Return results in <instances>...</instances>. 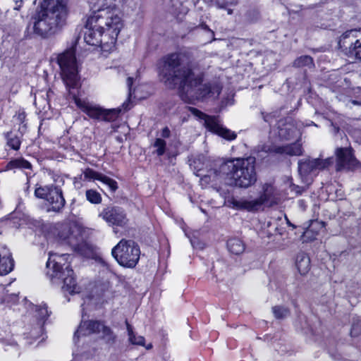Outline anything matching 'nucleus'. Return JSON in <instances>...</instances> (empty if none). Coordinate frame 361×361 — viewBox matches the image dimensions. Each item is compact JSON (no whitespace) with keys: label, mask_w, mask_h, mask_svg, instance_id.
Instances as JSON below:
<instances>
[{"label":"nucleus","mask_w":361,"mask_h":361,"mask_svg":"<svg viewBox=\"0 0 361 361\" xmlns=\"http://www.w3.org/2000/svg\"><path fill=\"white\" fill-rule=\"evenodd\" d=\"M296 267L301 275H305L310 269V259L304 253L299 254L296 258Z\"/></svg>","instance_id":"nucleus-20"},{"label":"nucleus","mask_w":361,"mask_h":361,"mask_svg":"<svg viewBox=\"0 0 361 361\" xmlns=\"http://www.w3.org/2000/svg\"><path fill=\"white\" fill-rule=\"evenodd\" d=\"M133 78L129 77L127 79V85L129 89V96L131 97L133 94H135V90L133 91L132 90V85H133Z\"/></svg>","instance_id":"nucleus-38"},{"label":"nucleus","mask_w":361,"mask_h":361,"mask_svg":"<svg viewBox=\"0 0 361 361\" xmlns=\"http://www.w3.org/2000/svg\"><path fill=\"white\" fill-rule=\"evenodd\" d=\"M68 13V0H43L32 18L34 33L43 38L56 33L66 23Z\"/></svg>","instance_id":"nucleus-3"},{"label":"nucleus","mask_w":361,"mask_h":361,"mask_svg":"<svg viewBox=\"0 0 361 361\" xmlns=\"http://www.w3.org/2000/svg\"><path fill=\"white\" fill-rule=\"evenodd\" d=\"M171 131L168 127H165L163 128L161 131V136L164 138H168L170 137Z\"/></svg>","instance_id":"nucleus-40"},{"label":"nucleus","mask_w":361,"mask_h":361,"mask_svg":"<svg viewBox=\"0 0 361 361\" xmlns=\"http://www.w3.org/2000/svg\"><path fill=\"white\" fill-rule=\"evenodd\" d=\"M336 155L337 171L344 169L353 170L360 165L359 161L353 154V149L351 147L337 148Z\"/></svg>","instance_id":"nucleus-15"},{"label":"nucleus","mask_w":361,"mask_h":361,"mask_svg":"<svg viewBox=\"0 0 361 361\" xmlns=\"http://www.w3.org/2000/svg\"><path fill=\"white\" fill-rule=\"evenodd\" d=\"M25 118L26 114L23 111H19L13 118L14 126H18V130L20 135H23L26 132L27 123H25Z\"/></svg>","instance_id":"nucleus-24"},{"label":"nucleus","mask_w":361,"mask_h":361,"mask_svg":"<svg viewBox=\"0 0 361 361\" xmlns=\"http://www.w3.org/2000/svg\"><path fill=\"white\" fill-rule=\"evenodd\" d=\"M154 146L157 147L156 153L158 156H162L165 153L166 142L164 140L157 138Z\"/></svg>","instance_id":"nucleus-33"},{"label":"nucleus","mask_w":361,"mask_h":361,"mask_svg":"<svg viewBox=\"0 0 361 361\" xmlns=\"http://www.w3.org/2000/svg\"><path fill=\"white\" fill-rule=\"evenodd\" d=\"M227 247L230 252L238 255L245 251V245L240 239L232 238L227 241Z\"/></svg>","instance_id":"nucleus-22"},{"label":"nucleus","mask_w":361,"mask_h":361,"mask_svg":"<svg viewBox=\"0 0 361 361\" xmlns=\"http://www.w3.org/2000/svg\"><path fill=\"white\" fill-rule=\"evenodd\" d=\"M35 104H37V97H35Z\"/></svg>","instance_id":"nucleus-45"},{"label":"nucleus","mask_w":361,"mask_h":361,"mask_svg":"<svg viewBox=\"0 0 361 361\" xmlns=\"http://www.w3.org/2000/svg\"><path fill=\"white\" fill-rule=\"evenodd\" d=\"M159 67L161 81L169 88H177L185 102L192 104L210 94L211 85L203 82V68L192 62L187 54L172 53L163 57Z\"/></svg>","instance_id":"nucleus-1"},{"label":"nucleus","mask_w":361,"mask_h":361,"mask_svg":"<svg viewBox=\"0 0 361 361\" xmlns=\"http://www.w3.org/2000/svg\"><path fill=\"white\" fill-rule=\"evenodd\" d=\"M0 288L4 289V286H0Z\"/></svg>","instance_id":"nucleus-47"},{"label":"nucleus","mask_w":361,"mask_h":361,"mask_svg":"<svg viewBox=\"0 0 361 361\" xmlns=\"http://www.w3.org/2000/svg\"><path fill=\"white\" fill-rule=\"evenodd\" d=\"M73 99L76 106L90 118L101 121L103 108L86 99H82L75 95L73 96Z\"/></svg>","instance_id":"nucleus-17"},{"label":"nucleus","mask_w":361,"mask_h":361,"mask_svg":"<svg viewBox=\"0 0 361 361\" xmlns=\"http://www.w3.org/2000/svg\"><path fill=\"white\" fill-rule=\"evenodd\" d=\"M313 65V59L310 56H302L294 61V66L296 67L311 66Z\"/></svg>","instance_id":"nucleus-30"},{"label":"nucleus","mask_w":361,"mask_h":361,"mask_svg":"<svg viewBox=\"0 0 361 361\" xmlns=\"http://www.w3.org/2000/svg\"><path fill=\"white\" fill-rule=\"evenodd\" d=\"M272 311L276 319H283L289 314V310L281 306L274 307Z\"/></svg>","instance_id":"nucleus-32"},{"label":"nucleus","mask_w":361,"mask_h":361,"mask_svg":"<svg viewBox=\"0 0 361 361\" xmlns=\"http://www.w3.org/2000/svg\"><path fill=\"white\" fill-rule=\"evenodd\" d=\"M361 334V322H354L352 326L350 331V336L352 337H356Z\"/></svg>","instance_id":"nucleus-36"},{"label":"nucleus","mask_w":361,"mask_h":361,"mask_svg":"<svg viewBox=\"0 0 361 361\" xmlns=\"http://www.w3.org/2000/svg\"><path fill=\"white\" fill-rule=\"evenodd\" d=\"M49 256L47 267L51 270V273H49L51 281L61 279L63 282V289L65 291L71 294L78 293L80 288L68 263L71 256L68 254L57 255L51 252H49Z\"/></svg>","instance_id":"nucleus-5"},{"label":"nucleus","mask_w":361,"mask_h":361,"mask_svg":"<svg viewBox=\"0 0 361 361\" xmlns=\"http://www.w3.org/2000/svg\"><path fill=\"white\" fill-rule=\"evenodd\" d=\"M349 102L352 104H354V105H360L361 103L360 102H358L356 100H350Z\"/></svg>","instance_id":"nucleus-42"},{"label":"nucleus","mask_w":361,"mask_h":361,"mask_svg":"<svg viewBox=\"0 0 361 361\" xmlns=\"http://www.w3.org/2000/svg\"><path fill=\"white\" fill-rule=\"evenodd\" d=\"M274 188L270 183H265L262 186V192L256 199L233 198L229 201L233 208L247 212L258 211L264 204L268 203L274 195Z\"/></svg>","instance_id":"nucleus-8"},{"label":"nucleus","mask_w":361,"mask_h":361,"mask_svg":"<svg viewBox=\"0 0 361 361\" xmlns=\"http://www.w3.org/2000/svg\"><path fill=\"white\" fill-rule=\"evenodd\" d=\"M237 0H228L226 2L221 3L219 0L215 2V5L219 8H226L227 4H235Z\"/></svg>","instance_id":"nucleus-37"},{"label":"nucleus","mask_w":361,"mask_h":361,"mask_svg":"<svg viewBox=\"0 0 361 361\" xmlns=\"http://www.w3.org/2000/svg\"><path fill=\"white\" fill-rule=\"evenodd\" d=\"M102 333V338L109 345H113L116 342V336L111 329L104 326L98 321H82L78 329L74 334V340L80 336H86L92 334Z\"/></svg>","instance_id":"nucleus-11"},{"label":"nucleus","mask_w":361,"mask_h":361,"mask_svg":"<svg viewBox=\"0 0 361 361\" xmlns=\"http://www.w3.org/2000/svg\"><path fill=\"white\" fill-rule=\"evenodd\" d=\"M123 27L120 11L114 6H106L102 2L87 20L84 40L106 56L116 49L117 37Z\"/></svg>","instance_id":"nucleus-2"},{"label":"nucleus","mask_w":361,"mask_h":361,"mask_svg":"<svg viewBox=\"0 0 361 361\" xmlns=\"http://www.w3.org/2000/svg\"><path fill=\"white\" fill-rule=\"evenodd\" d=\"M8 169H30L31 164L23 159H16L10 161L7 164Z\"/></svg>","instance_id":"nucleus-27"},{"label":"nucleus","mask_w":361,"mask_h":361,"mask_svg":"<svg viewBox=\"0 0 361 361\" xmlns=\"http://www.w3.org/2000/svg\"><path fill=\"white\" fill-rule=\"evenodd\" d=\"M7 144L9 147L15 150H18L20 146V138L18 135L13 132L7 133Z\"/></svg>","instance_id":"nucleus-28"},{"label":"nucleus","mask_w":361,"mask_h":361,"mask_svg":"<svg viewBox=\"0 0 361 361\" xmlns=\"http://www.w3.org/2000/svg\"><path fill=\"white\" fill-rule=\"evenodd\" d=\"M99 181L107 185L112 192H115L118 189L116 181L104 174H102Z\"/></svg>","instance_id":"nucleus-31"},{"label":"nucleus","mask_w":361,"mask_h":361,"mask_svg":"<svg viewBox=\"0 0 361 361\" xmlns=\"http://www.w3.org/2000/svg\"><path fill=\"white\" fill-rule=\"evenodd\" d=\"M36 197L44 200L47 205V211L59 213L66 204L62 190L54 184L39 185L35 190Z\"/></svg>","instance_id":"nucleus-7"},{"label":"nucleus","mask_w":361,"mask_h":361,"mask_svg":"<svg viewBox=\"0 0 361 361\" xmlns=\"http://www.w3.org/2000/svg\"><path fill=\"white\" fill-rule=\"evenodd\" d=\"M121 111V109L120 108L111 109H103L102 117L101 118V121L109 122L114 121L118 117Z\"/></svg>","instance_id":"nucleus-26"},{"label":"nucleus","mask_w":361,"mask_h":361,"mask_svg":"<svg viewBox=\"0 0 361 361\" xmlns=\"http://www.w3.org/2000/svg\"><path fill=\"white\" fill-rule=\"evenodd\" d=\"M87 200L92 204H99L102 202L101 195L95 190H87L85 192Z\"/></svg>","instance_id":"nucleus-29"},{"label":"nucleus","mask_w":361,"mask_h":361,"mask_svg":"<svg viewBox=\"0 0 361 361\" xmlns=\"http://www.w3.org/2000/svg\"><path fill=\"white\" fill-rule=\"evenodd\" d=\"M338 44L341 48L348 49L350 54L361 61V29L346 31L341 37Z\"/></svg>","instance_id":"nucleus-13"},{"label":"nucleus","mask_w":361,"mask_h":361,"mask_svg":"<svg viewBox=\"0 0 361 361\" xmlns=\"http://www.w3.org/2000/svg\"><path fill=\"white\" fill-rule=\"evenodd\" d=\"M57 63L61 70L62 76L67 85L74 87L78 78V66L75 51L73 47L58 56Z\"/></svg>","instance_id":"nucleus-9"},{"label":"nucleus","mask_w":361,"mask_h":361,"mask_svg":"<svg viewBox=\"0 0 361 361\" xmlns=\"http://www.w3.org/2000/svg\"><path fill=\"white\" fill-rule=\"evenodd\" d=\"M36 312L37 317L41 320H44L49 316L46 304L39 306L37 308Z\"/></svg>","instance_id":"nucleus-35"},{"label":"nucleus","mask_w":361,"mask_h":361,"mask_svg":"<svg viewBox=\"0 0 361 361\" xmlns=\"http://www.w3.org/2000/svg\"><path fill=\"white\" fill-rule=\"evenodd\" d=\"M111 255L121 266L133 268L139 261L140 250L133 240L122 239L113 247Z\"/></svg>","instance_id":"nucleus-6"},{"label":"nucleus","mask_w":361,"mask_h":361,"mask_svg":"<svg viewBox=\"0 0 361 361\" xmlns=\"http://www.w3.org/2000/svg\"><path fill=\"white\" fill-rule=\"evenodd\" d=\"M206 179H207V176H204V177L202 178V180H206Z\"/></svg>","instance_id":"nucleus-46"},{"label":"nucleus","mask_w":361,"mask_h":361,"mask_svg":"<svg viewBox=\"0 0 361 361\" xmlns=\"http://www.w3.org/2000/svg\"><path fill=\"white\" fill-rule=\"evenodd\" d=\"M214 173L220 178L233 180L237 187L247 188L257 180L255 158L249 157L228 160L221 163Z\"/></svg>","instance_id":"nucleus-4"},{"label":"nucleus","mask_w":361,"mask_h":361,"mask_svg":"<svg viewBox=\"0 0 361 361\" xmlns=\"http://www.w3.org/2000/svg\"><path fill=\"white\" fill-rule=\"evenodd\" d=\"M1 49H4V51H1V54L0 56L1 58H3L4 60L8 58H14L17 55V46L16 44L10 41H4L1 44Z\"/></svg>","instance_id":"nucleus-21"},{"label":"nucleus","mask_w":361,"mask_h":361,"mask_svg":"<svg viewBox=\"0 0 361 361\" xmlns=\"http://www.w3.org/2000/svg\"><path fill=\"white\" fill-rule=\"evenodd\" d=\"M14 268V260L9 249L6 245H0V276L7 275Z\"/></svg>","instance_id":"nucleus-18"},{"label":"nucleus","mask_w":361,"mask_h":361,"mask_svg":"<svg viewBox=\"0 0 361 361\" xmlns=\"http://www.w3.org/2000/svg\"><path fill=\"white\" fill-rule=\"evenodd\" d=\"M189 110L193 115L204 121V126L209 131L216 133L228 140H233L236 138L235 133L224 128L219 123L217 117L208 116L193 107H190Z\"/></svg>","instance_id":"nucleus-12"},{"label":"nucleus","mask_w":361,"mask_h":361,"mask_svg":"<svg viewBox=\"0 0 361 361\" xmlns=\"http://www.w3.org/2000/svg\"><path fill=\"white\" fill-rule=\"evenodd\" d=\"M13 9L16 11H19L20 8L23 6V0H15L13 1Z\"/></svg>","instance_id":"nucleus-39"},{"label":"nucleus","mask_w":361,"mask_h":361,"mask_svg":"<svg viewBox=\"0 0 361 361\" xmlns=\"http://www.w3.org/2000/svg\"><path fill=\"white\" fill-rule=\"evenodd\" d=\"M59 238L81 255L89 257L92 255V246L82 240L80 231L76 226L72 228L65 226L63 231L59 233Z\"/></svg>","instance_id":"nucleus-10"},{"label":"nucleus","mask_w":361,"mask_h":361,"mask_svg":"<svg viewBox=\"0 0 361 361\" xmlns=\"http://www.w3.org/2000/svg\"><path fill=\"white\" fill-rule=\"evenodd\" d=\"M263 118H264V120L266 122H271V114H266V115H264Z\"/></svg>","instance_id":"nucleus-41"},{"label":"nucleus","mask_w":361,"mask_h":361,"mask_svg":"<svg viewBox=\"0 0 361 361\" xmlns=\"http://www.w3.org/2000/svg\"><path fill=\"white\" fill-rule=\"evenodd\" d=\"M275 152L279 154H286L290 156H300L302 154V145L298 142L275 148Z\"/></svg>","instance_id":"nucleus-19"},{"label":"nucleus","mask_w":361,"mask_h":361,"mask_svg":"<svg viewBox=\"0 0 361 361\" xmlns=\"http://www.w3.org/2000/svg\"><path fill=\"white\" fill-rule=\"evenodd\" d=\"M109 226L124 228L128 224L129 219L126 210L118 206H108L99 214Z\"/></svg>","instance_id":"nucleus-14"},{"label":"nucleus","mask_w":361,"mask_h":361,"mask_svg":"<svg viewBox=\"0 0 361 361\" xmlns=\"http://www.w3.org/2000/svg\"><path fill=\"white\" fill-rule=\"evenodd\" d=\"M298 133L297 128L291 123H285L283 126H279V135L282 139L290 140Z\"/></svg>","instance_id":"nucleus-23"},{"label":"nucleus","mask_w":361,"mask_h":361,"mask_svg":"<svg viewBox=\"0 0 361 361\" xmlns=\"http://www.w3.org/2000/svg\"><path fill=\"white\" fill-rule=\"evenodd\" d=\"M227 13H228V14H229V15L232 14V13H233V10H232V9H231V8H228V9H227Z\"/></svg>","instance_id":"nucleus-43"},{"label":"nucleus","mask_w":361,"mask_h":361,"mask_svg":"<svg viewBox=\"0 0 361 361\" xmlns=\"http://www.w3.org/2000/svg\"><path fill=\"white\" fill-rule=\"evenodd\" d=\"M126 327L128 335V340L133 345H145V338L141 336H136L133 331L132 326L126 322Z\"/></svg>","instance_id":"nucleus-25"},{"label":"nucleus","mask_w":361,"mask_h":361,"mask_svg":"<svg viewBox=\"0 0 361 361\" xmlns=\"http://www.w3.org/2000/svg\"><path fill=\"white\" fill-rule=\"evenodd\" d=\"M333 163L331 158L326 159H304L298 161V170L302 174L307 175L317 170L326 169Z\"/></svg>","instance_id":"nucleus-16"},{"label":"nucleus","mask_w":361,"mask_h":361,"mask_svg":"<svg viewBox=\"0 0 361 361\" xmlns=\"http://www.w3.org/2000/svg\"><path fill=\"white\" fill-rule=\"evenodd\" d=\"M83 173H84V176L86 179H90V180L92 179V180H100V177L102 176V173L95 171L93 169H90V168L86 169Z\"/></svg>","instance_id":"nucleus-34"},{"label":"nucleus","mask_w":361,"mask_h":361,"mask_svg":"<svg viewBox=\"0 0 361 361\" xmlns=\"http://www.w3.org/2000/svg\"><path fill=\"white\" fill-rule=\"evenodd\" d=\"M152 347V344H149L147 346H146L147 349H150Z\"/></svg>","instance_id":"nucleus-44"}]
</instances>
